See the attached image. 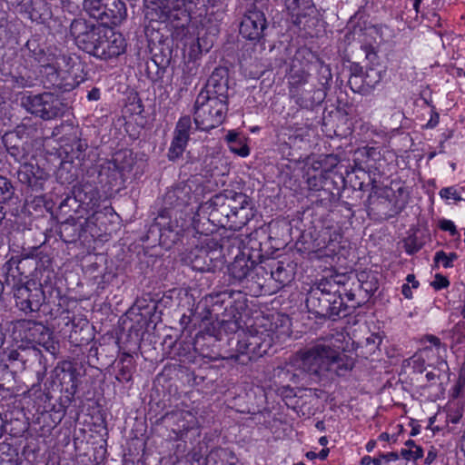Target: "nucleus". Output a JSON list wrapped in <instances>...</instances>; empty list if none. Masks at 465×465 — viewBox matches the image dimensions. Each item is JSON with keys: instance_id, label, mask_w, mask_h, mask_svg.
Wrapping results in <instances>:
<instances>
[{"instance_id": "72a5a7b5", "label": "nucleus", "mask_w": 465, "mask_h": 465, "mask_svg": "<svg viewBox=\"0 0 465 465\" xmlns=\"http://www.w3.org/2000/svg\"><path fill=\"white\" fill-rule=\"evenodd\" d=\"M436 457H437L436 451L431 450L428 452V454L425 458V462L427 464H430L431 462H433L435 460Z\"/></svg>"}, {"instance_id": "bb28decb", "label": "nucleus", "mask_w": 465, "mask_h": 465, "mask_svg": "<svg viewBox=\"0 0 465 465\" xmlns=\"http://www.w3.org/2000/svg\"><path fill=\"white\" fill-rule=\"evenodd\" d=\"M440 227L443 231L450 232L452 236L459 235L454 223L450 220H442L440 223Z\"/></svg>"}, {"instance_id": "6e6d98bb", "label": "nucleus", "mask_w": 465, "mask_h": 465, "mask_svg": "<svg viewBox=\"0 0 465 465\" xmlns=\"http://www.w3.org/2000/svg\"><path fill=\"white\" fill-rule=\"evenodd\" d=\"M26 182H27L28 183H31V180H30V178H29V177L27 178V181H26Z\"/></svg>"}, {"instance_id": "603ef678", "label": "nucleus", "mask_w": 465, "mask_h": 465, "mask_svg": "<svg viewBox=\"0 0 465 465\" xmlns=\"http://www.w3.org/2000/svg\"><path fill=\"white\" fill-rule=\"evenodd\" d=\"M317 428H322V423H318Z\"/></svg>"}, {"instance_id": "a19ab883", "label": "nucleus", "mask_w": 465, "mask_h": 465, "mask_svg": "<svg viewBox=\"0 0 465 465\" xmlns=\"http://www.w3.org/2000/svg\"><path fill=\"white\" fill-rule=\"evenodd\" d=\"M89 100H96L98 99V91H92L88 94Z\"/></svg>"}, {"instance_id": "a211bd4d", "label": "nucleus", "mask_w": 465, "mask_h": 465, "mask_svg": "<svg viewBox=\"0 0 465 465\" xmlns=\"http://www.w3.org/2000/svg\"><path fill=\"white\" fill-rule=\"evenodd\" d=\"M401 455L407 460H417L423 456V450L414 440H408L401 450Z\"/></svg>"}, {"instance_id": "f704fd0d", "label": "nucleus", "mask_w": 465, "mask_h": 465, "mask_svg": "<svg viewBox=\"0 0 465 465\" xmlns=\"http://www.w3.org/2000/svg\"><path fill=\"white\" fill-rule=\"evenodd\" d=\"M330 450L328 448L322 449L319 453H317V458L323 460L329 455Z\"/></svg>"}, {"instance_id": "393cba45", "label": "nucleus", "mask_w": 465, "mask_h": 465, "mask_svg": "<svg viewBox=\"0 0 465 465\" xmlns=\"http://www.w3.org/2000/svg\"><path fill=\"white\" fill-rule=\"evenodd\" d=\"M430 284L435 290H441L447 288L450 285V282L445 276L436 274Z\"/></svg>"}, {"instance_id": "58836bf2", "label": "nucleus", "mask_w": 465, "mask_h": 465, "mask_svg": "<svg viewBox=\"0 0 465 465\" xmlns=\"http://www.w3.org/2000/svg\"><path fill=\"white\" fill-rule=\"evenodd\" d=\"M384 459L381 458V454L378 458H372L371 464L373 465H382V460Z\"/></svg>"}, {"instance_id": "49530a36", "label": "nucleus", "mask_w": 465, "mask_h": 465, "mask_svg": "<svg viewBox=\"0 0 465 465\" xmlns=\"http://www.w3.org/2000/svg\"><path fill=\"white\" fill-rule=\"evenodd\" d=\"M380 439L382 440H386L389 439V435L387 433H381L380 435Z\"/></svg>"}, {"instance_id": "2eb2a0df", "label": "nucleus", "mask_w": 465, "mask_h": 465, "mask_svg": "<svg viewBox=\"0 0 465 465\" xmlns=\"http://www.w3.org/2000/svg\"><path fill=\"white\" fill-rule=\"evenodd\" d=\"M103 25H118L126 18V7L122 0H105Z\"/></svg>"}, {"instance_id": "c03bdc74", "label": "nucleus", "mask_w": 465, "mask_h": 465, "mask_svg": "<svg viewBox=\"0 0 465 465\" xmlns=\"http://www.w3.org/2000/svg\"><path fill=\"white\" fill-rule=\"evenodd\" d=\"M420 2H421V0H414L413 7H414L416 13L419 12V7H420Z\"/></svg>"}, {"instance_id": "c756f323", "label": "nucleus", "mask_w": 465, "mask_h": 465, "mask_svg": "<svg viewBox=\"0 0 465 465\" xmlns=\"http://www.w3.org/2000/svg\"><path fill=\"white\" fill-rule=\"evenodd\" d=\"M425 340L434 346L438 351L440 349V339L433 335H427Z\"/></svg>"}, {"instance_id": "cd10ccee", "label": "nucleus", "mask_w": 465, "mask_h": 465, "mask_svg": "<svg viewBox=\"0 0 465 465\" xmlns=\"http://www.w3.org/2000/svg\"><path fill=\"white\" fill-rule=\"evenodd\" d=\"M381 342V337L378 333H371L366 338V344L371 346V350L378 348Z\"/></svg>"}, {"instance_id": "c85d7f7f", "label": "nucleus", "mask_w": 465, "mask_h": 465, "mask_svg": "<svg viewBox=\"0 0 465 465\" xmlns=\"http://www.w3.org/2000/svg\"><path fill=\"white\" fill-rule=\"evenodd\" d=\"M440 115L438 113H433L430 119L428 121L426 126L428 128H434L439 124Z\"/></svg>"}, {"instance_id": "f257e3e1", "label": "nucleus", "mask_w": 465, "mask_h": 465, "mask_svg": "<svg viewBox=\"0 0 465 465\" xmlns=\"http://www.w3.org/2000/svg\"><path fill=\"white\" fill-rule=\"evenodd\" d=\"M296 371L319 376L326 372L343 375L351 370L354 361L328 342H317L299 350L290 359Z\"/></svg>"}, {"instance_id": "3c124183", "label": "nucleus", "mask_w": 465, "mask_h": 465, "mask_svg": "<svg viewBox=\"0 0 465 465\" xmlns=\"http://www.w3.org/2000/svg\"><path fill=\"white\" fill-rule=\"evenodd\" d=\"M183 227H184V226L182 224V225H181V231H182V230H183ZM179 232H180V230H176V233H177V234L179 233Z\"/></svg>"}, {"instance_id": "ea45409f", "label": "nucleus", "mask_w": 465, "mask_h": 465, "mask_svg": "<svg viewBox=\"0 0 465 465\" xmlns=\"http://www.w3.org/2000/svg\"><path fill=\"white\" fill-rule=\"evenodd\" d=\"M1 465H17V462L13 459H8L6 460H3Z\"/></svg>"}, {"instance_id": "a878e982", "label": "nucleus", "mask_w": 465, "mask_h": 465, "mask_svg": "<svg viewBox=\"0 0 465 465\" xmlns=\"http://www.w3.org/2000/svg\"><path fill=\"white\" fill-rule=\"evenodd\" d=\"M356 154H359L361 156H365L368 159L376 160L377 157L380 155V153L377 151L374 147H364L362 149H360Z\"/></svg>"}, {"instance_id": "6e6552de", "label": "nucleus", "mask_w": 465, "mask_h": 465, "mask_svg": "<svg viewBox=\"0 0 465 465\" xmlns=\"http://www.w3.org/2000/svg\"><path fill=\"white\" fill-rule=\"evenodd\" d=\"M341 238V234L338 230L331 227L322 228L312 242V249L309 252L310 259L320 260L334 256Z\"/></svg>"}, {"instance_id": "4c0bfd02", "label": "nucleus", "mask_w": 465, "mask_h": 465, "mask_svg": "<svg viewBox=\"0 0 465 465\" xmlns=\"http://www.w3.org/2000/svg\"><path fill=\"white\" fill-rule=\"evenodd\" d=\"M372 458L371 456H364L361 458L360 464L361 465H371Z\"/></svg>"}, {"instance_id": "b1692460", "label": "nucleus", "mask_w": 465, "mask_h": 465, "mask_svg": "<svg viewBox=\"0 0 465 465\" xmlns=\"http://www.w3.org/2000/svg\"><path fill=\"white\" fill-rule=\"evenodd\" d=\"M440 196L445 201H460L461 197L455 187H445L440 191Z\"/></svg>"}, {"instance_id": "9d476101", "label": "nucleus", "mask_w": 465, "mask_h": 465, "mask_svg": "<svg viewBox=\"0 0 465 465\" xmlns=\"http://www.w3.org/2000/svg\"><path fill=\"white\" fill-rule=\"evenodd\" d=\"M205 246L201 250H196L198 254L191 259L192 266L197 271H211L216 266L213 262H217L222 258V249L218 242L213 238H206Z\"/></svg>"}, {"instance_id": "f3484780", "label": "nucleus", "mask_w": 465, "mask_h": 465, "mask_svg": "<svg viewBox=\"0 0 465 465\" xmlns=\"http://www.w3.org/2000/svg\"><path fill=\"white\" fill-rule=\"evenodd\" d=\"M230 274L236 280L242 281L250 272L248 261L244 258H236L229 267Z\"/></svg>"}, {"instance_id": "13d9d810", "label": "nucleus", "mask_w": 465, "mask_h": 465, "mask_svg": "<svg viewBox=\"0 0 465 465\" xmlns=\"http://www.w3.org/2000/svg\"><path fill=\"white\" fill-rule=\"evenodd\" d=\"M427 377L431 378V375H430V373H427Z\"/></svg>"}, {"instance_id": "c9c22d12", "label": "nucleus", "mask_w": 465, "mask_h": 465, "mask_svg": "<svg viewBox=\"0 0 465 465\" xmlns=\"http://www.w3.org/2000/svg\"><path fill=\"white\" fill-rule=\"evenodd\" d=\"M176 2L175 7H180L181 5H184L186 3L196 4L199 0H174Z\"/></svg>"}, {"instance_id": "a18cd8bd", "label": "nucleus", "mask_w": 465, "mask_h": 465, "mask_svg": "<svg viewBox=\"0 0 465 465\" xmlns=\"http://www.w3.org/2000/svg\"><path fill=\"white\" fill-rule=\"evenodd\" d=\"M295 24L298 25H301L302 24V17H301L300 15H297L296 20H295Z\"/></svg>"}, {"instance_id": "423d86ee", "label": "nucleus", "mask_w": 465, "mask_h": 465, "mask_svg": "<svg viewBox=\"0 0 465 465\" xmlns=\"http://www.w3.org/2000/svg\"><path fill=\"white\" fill-rule=\"evenodd\" d=\"M21 105L30 114L45 120L56 117L60 112L61 103L51 93L41 94H23L20 98Z\"/></svg>"}, {"instance_id": "aec40b11", "label": "nucleus", "mask_w": 465, "mask_h": 465, "mask_svg": "<svg viewBox=\"0 0 465 465\" xmlns=\"http://www.w3.org/2000/svg\"><path fill=\"white\" fill-rule=\"evenodd\" d=\"M228 206L232 209L234 215L242 209H244L248 203V196L242 193H232V197L229 200Z\"/></svg>"}, {"instance_id": "473e14b6", "label": "nucleus", "mask_w": 465, "mask_h": 465, "mask_svg": "<svg viewBox=\"0 0 465 465\" xmlns=\"http://www.w3.org/2000/svg\"><path fill=\"white\" fill-rule=\"evenodd\" d=\"M406 281L408 284H411L412 288L416 289L419 287V282L415 280V276L413 274H408Z\"/></svg>"}, {"instance_id": "37998d69", "label": "nucleus", "mask_w": 465, "mask_h": 465, "mask_svg": "<svg viewBox=\"0 0 465 465\" xmlns=\"http://www.w3.org/2000/svg\"><path fill=\"white\" fill-rule=\"evenodd\" d=\"M319 443L322 445V446H326L328 444V439L326 436H322L319 439Z\"/></svg>"}, {"instance_id": "5fc2aeb1", "label": "nucleus", "mask_w": 465, "mask_h": 465, "mask_svg": "<svg viewBox=\"0 0 465 465\" xmlns=\"http://www.w3.org/2000/svg\"><path fill=\"white\" fill-rule=\"evenodd\" d=\"M294 465H304V464L302 462H298V463H296Z\"/></svg>"}, {"instance_id": "0eeeda50", "label": "nucleus", "mask_w": 465, "mask_h": 465, "mask_svg": "<svg viewBox=\"0 0 465 465\" xmlns=\"http://www.w3.org/2000/svg\"><path fill=\"white\" fill-rule=\"evenodd\" d=\"M15 329L24 332L23 335H20L22 340L35 342L48 351L55 349L52 331L42 323L29 320H21L15 323Z\"/></svg>"}, {"instance_id": "39448f33", "label": "nucleus", "mask_w": 465, "mask_h": 465, "mask_svg": "<svg viewBox=\"0 0 465 465\" xmlns=\"http://www.w3.org/2000/svg\"><path fill=\"white\" fill-rule=\"evenodd\" d=\"M103 30L104 25L89 24L82 18L74 19L70 26V33L75 45L94 56L102 39Z\"/></svg>"}, {"instance_id": "de8ad7c7", "label": "nucleus", "mask_w": 465, "mask_h": 465, "mask_svg": "<svg viewBox=\"0 0 465 465\" xmlns=\"http://www.w3.org/2000/svg\"><path fill=\"white\" fill-rule=\"evenodd\" d=\"M30 168H32V166H30V165H24L23 166L24 170L21 173H27Z\"/></svg>"}, {"instance_id": "8fccbe9b", "label": "nucleus", "mask_w": 465, "mask_h": 465, "mask_svg": "<svg viewBox=\"0 0 465 465\" xmlns=\"http://www.w3.org/2000/svg\"><path fill=\"white\" fill-rule=\"evenodd\" d=\"M242 144H244L241 140L235 144L236 148H240Z\"/></svg>"}, {"instance_id": "4be33fe9", "label": "nucleus", "mask_w": 465, "mask_h": 465, "mask_svg": "<svg viewBox=\"0 0 465 465\" xmlns=\"http://www.w3.org/2000/svg\"><path fill=\"white\" fill-rule=\"evenodd\" d=\"M458 259V255L455 252L446 253L443 251H439L435 253L434 261L437 263H440L444 268L453 267V262Z\"/></svg>"}, {"instance_id": "412c9836", "label": "nucleus", "mask_w": 465, "mask_h": 465, "mask_svg": "<svg viewBox=\"0 0 465 465\" xmlns=\"http://www.w3.org/2000/svg\"><path fill=\"white\" fill-rule=\"evenodd\" d=\"M220 459L222 462L226 461L229 465H234L237 459L234 456V453L231 450L227 449H218L213 450L210 452L208 460H216Z\"/></svg>"}, {"instance_id": "1a4fd4ad", "label": "nucleus", "mask_w": 465, "mask_h": 465, "mask_svg": "<svg viewBox=\"0 0 465 465\" xmlns=\"http://www.w3.org/2000/svg\"><path fill=\"white\" fill-rule=\"evenodd\" d=\"M125 47L126 44L124 36L120 33L114 32L111 27L104 26L94 56L101 59L116 57L124 52Z\"/></svg>"}, {"instance_id": "4d7b16f0", "label": "nucleus", "mask_w": 465, "mask_h": 465, "mask_svg": "<svg viewBox=\"0 0 465 465\" xmlns=\"http://www.w3.org/2000/svg\"><path fill=\"white\" fill-rule=\"evenodd\" d=\"M427 377L431 378V375H430V373H427Z\"/></svg>"}, {"instance_id": "4468645a", "label": "nucleus", "mask_w": 465, "mask_h": 465, "mask_svg": "<svg viewBox=\"0 0 465 465\" xmlns=\"http://www.w3.org/2000/svg\"><path fill=\"white\" fill-rule=\"evenodd\" d=\"M300 56V53L295 54L288 74V83L292 88L305 84L310 76L309 63H302Z\"/></svg>"}, {"instance_id": "ddd939ff", "label": "nucleus", "mask_w": 465, "mask_h": 465, "mask_svg": "<svg viewBox=\"0 0 465 465\" xmlns=\"http://www.w3.org/2000/svg\"><path fill=\"white\" fill-rule=\"evenodd\" d=\"M265 28L264 14L258 10H252L243 16L240 25V34L247 40L258 42L262 38Z\"/></svg>"}, {"instance_id": "6ab92c4d", "label": "nucleus", "mask_w": 465, "mask_h": 465, "mask_svg": "<svg viewBox=\"0 0 465 465\" xmlns=\"http://www.w3.org/2000/svg\"><path fill=\"white\" fill-rule=\"evenodd\" d=\"M239 140H241L239 138V134L233 131H230L226 134V141L229 143L230 150L242 157H246L250 154V149L247 144H242L240 148H236L235 144L239 142Z\"/></svg>"}, {"instance_id": "864d4df0", "label": "nucleus", "mask_w": 465, "mask_h": 465, "mask_svg": "<svg viewBox=\"0 0 465 465\" xmlns=\"http://www.w3.org/2000/svg\"><path fill=\"white\" fill-rule=\"evenodd\" d=\"M317 428H322V423H318Z\"/></svg>"}, {"instance_id": "7ed1b4c3", "label": "nucleus", "mask_w": 465, "mask_h": 465, "mask_svg": "<svg viewBox=\"0 0 465 465\" xmlns=\"http://www.w3.org/2000/svg\"><path fill=\"white\" fill-rule=\"evenodd\" d=\"M278 340L279 336L271 330L243 331L238 335L236 353L230 358L245 365L254 358L266 354Z\"/></svg>"}, {"instance_id": "5701e85b", "label": "nucleus", "mask_w": 465, "mask_h": 465, "mask_svg": "<svg viewBox=\"0 0 465 465\" xmlns=\"http://www.w3.org/2000/svg\"><path fill=\"white\" fill-rule=\"evenodd\" d=\"M13 195V187L11 183L4 177L0 176V203H5Z\"/></svg>"}, {"instance_id": "bf43d9fd", "label": "nucleus", "mask_w": 465, "mask_h": 465, "mask_svg": "<svg viewBox=\"0 0 465 465\" xmlns=\"http://www.w3.org/2000/svg\"><path fill=\"white\" fill-rule=\"evenodd\" d=\"M464 76H465V71H464Z\"/></svg>"}, {"instance_id": "20e7f679", "label": "nucleus", "mask_w": 465, "mask_h": 465, "mask_svg": "<svg viewBox=\"0 0 465 465\" xmlns=\"http://www.w3.org/2000/svg\"><path fill=\"white\" fill-rule=\"evenodd\" d=\"M74 198L79 202L80 206L86 212L92 213L86 218V227L93 231L97 228L99 232L106 230V221L109 217H114L115 213L111 206H105L99 209L100 206V193L92 185H84L74 193Z\"/></svg>"}, {"instance_id": "e433bc0d", "label": "nucleus", "mask_w": 465, "mask_h": 465, "mask_svg": "<svg viewBox=\"0 0 465 465\" xmlns=\"http://www.w3.org/2000/svg\"><path fill=\"white\" fill-rule=\"evenodd\" d=\"M375 447H376V441L373 440H369L365 445V449L368 452H371Z\"/></svg>"}, {"instance_id": "09e8293b", "label": "nucleus", "mask_w": 465, "mask_h": 465, "mask_svg": "<svg viewBox=\"0 0 465 465\" xmlns=\"http://www.w3.org/2000/svg\"><path fill=\"white\" fill-rule=\"evenodd\" d=\"M308 12H309L308 13L309 15L312 14L314 12V7L313 6H309L308 7Z\"/></svg>"}, {"instance_id": "2f4dec72", "label": "nucleus", "mask_w": 465, "mask_h": 465, "mask_svg": "<svg viewBox=\"0 0 465 465\" xmlns=\"http://www.w3.org/2000/svg\"><path fill=\"white\" fill-rule=\"evenodd\" d=\"M381 458L387 461H391V460H398L399 456L395 452H388V453H382Z\"/></svg>"}, {"instance_id": "f8f14e48", "label": "nucleus", "mask_w": 465, "mask_h": 465, "mask_svg": "<svg viewBox=\"0 0 465 465\" xmlns=\"http://www.w3.org/2000/svg\"><path fill=\"white\" fill-rule=\"evenodd\" d=\"M192 129L193 124L190 116H182L178 120L173 131V137L168 150V158L170 160L174 161L183 154L187 147Z\"/></svg>"}, {"instance_id": "f03ea898", "label": "nucleus", "mask_w": 465, "mask_h": 465, "mask_svg": "<svg viewBox=\"0 0 465 465\" xmlns=\"http://www.w3.org/2000/svg\"><path fill=\"white\" fill-rule=\"evenodd\" d=\"M227 111L225 84L218 83L214 75L197 95L194 104L196 129L208 131L220 125Z\"/></svg>"}, {"instance_id": "dca6fc26", "label": "nucleus", "mask_w": 465, "mask_h": 465, "mask_svg": "<svg viewBox=\"0 0 465 465\" xmlns=\"http://www.w3.org/2000/svg\"><path fill=\"white\" fill-rule=\"evenodd\" d=\"M105 0H84V9L94 19L101 21V25L104 21V6Z\"/></svg>"}, {"instance_id": "9b49d317", "label": "nucleus", "mask_w": 465, "mask_h": 465, "mask_svg": "<svg viewBox=\"0 0 465 465\" xmlns=\"http://www.w3.org/2000/svg\"><path fill=\"white\" fill-rule=\"evenodd\" d=\"M14 297L18 309L28 313L40 309L44 300V292L36 286L31 288L29 285L21 284L15 288Z\"/></svg>"}, {"instance_id": "7c9ffc66", "label": "nucleus", "mask_w": 465, "mask_h": 465, "mask_svg": "<svg viewBox=\"0 0 465 465\" xmlns=\"http://www.w3.org/2000/svg\"><path fill=\"white\" fill-rule=\"evenodd\" d=\"M411 288L412 287H411L408 283H405V284L402 285L401 292H402L403 296L406 299H411L412 298Z\"/></svg>"}, {"instance_id": "79ce46f5", "label": "nucleus", "mask_w": 465, "mask_h": 465, "mask_svg": "<svg viewBox=\"0 0 465 465\" xmlns=\"http://www.w3.org/2000/svg\"><path fill=\"white\" fill-rule=\"evenodd\" d=\"M306 457L309 459V460H314L317 458V453L314 452V451H308L306 453Z\"/></svg>"}]
</instances>
